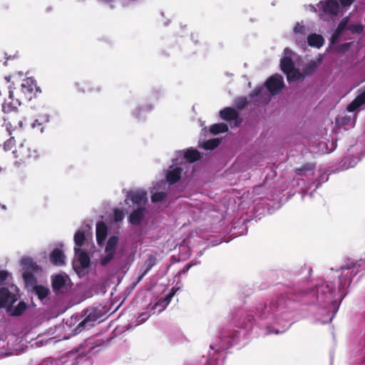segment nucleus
<instances>
[{"label": "nucleus", "instance_id": "obj_1", "mask_svg": "<svg viewBox=\"0 0 365 365\" xmlns=\"http://www.w3.org/2000/svg\"><path fill=\"white\" fill-rule=\"evenodd\" d=\"M350 267H341L340 274L337 275V289L333 288L331 282L322 281L307 294L312 297V303L328 310V317L322 319V323L331 322L339 309V303L346 294L344 289L350 283Z\"/></svg>", "mask_w": 365, "mask_h": 365}, {"label": "nucleus", "instance_id": "obj_2", "mask_svg": "<svg viewBox=\"0 0 365 365\" xmlns=\"http://www.w3.org/2000/svg\"><path fill=\"white\" fill-rule=\"evenodd\" d=\"M200 158V153L193 148L179 150L166 172V183L172 185L183 178L190 177L194 171L192 163Z\"/></svg>", "mask_w": 365, "mask_h": 365}, {"label": "nucleus", "instance_id": "obj_3", "mask_svg": "<svg viewBox=\"0 0 365 365\" xmlns=\"http://www.w3.org/2000/svg\"><path fill=\"white\" fill-rule=\"evenodd\" d=\"M91 228L89 225L79 229L74 235L75 257L73 268L79 277L85 276L89 270L90 258L88 254L81 250L84 243L91 237Z\"/></svg>", "mask_w": 365, "mask_h": 365}, {"label": "nucleus", "instance_id": "obj_4", "mask_svg": "<svg viewBox=\"0 0 365 365\" xmlns=\"http://www.w3.org/2000/svg\"><path fill=\"white\" fill-rule=\"evenodd\" d=\"M15 90L16 91L10 89L9 98L12 101L9 103L5 102L3 104L2 110L4 112L8 113L11 111L18 106L21 105V101L22 100L31 101L41 92L39 88L37 86L36 81L31 77L23 79L19 88H15Z\"/></svg>", "mask_w": 365, "mask_h": 365}, {"label": "nucleus", "instance_id": "obj_5", "mask_svg": "<svg viewBox=\"0 0 365 365\" xmlns=\"http://www.w3.org/2000/svg\"><path fill=\"white\" fill-rule=\"evenodd\" d=\"M118 242L119 238L117 235L109 237L105 243L103 253L99 260L100 266L106 269V273L110 277L115 275L120 269L116 257Z\"/></svg>", "mask_w": 365, "mask_h": 365}, {"label": "nucleus", "instance_id": "obj_6", "mask_svg": "<svg viewBox=\"0 0 365 365\" xmlns=\"http://www.w3.org/2000/svg\"><path fill=\"white\" fill-rule=\"evenodd\" d=\"M20 264L22 268V277L26 285L33 287L35 294L43 301L47 297L49 289L42 285H35L34 273L38 271V266L30 257H23L21 259Z\"/></svg>", "mask_w": 365, "mask_h": 365}, {"label": "nucleus", "instance_id": "obj_7", "mask_svg": "<svg viewBox=\"0 0 365 365\" xmlns=\"http://www.w3.org/2000/svg\"><path fill=\"white\" fill-rule=\"evenodd\" d=\"M287 305L285 297L281 296L277 300L272 302L269 307H258V317L261 319H270L277 324H281L282 321L288 320L286 316Z\"/></svg>", "mask_w": 365, "mask_h": 365}, {"label": "nucleus", "instance_id": "obj_8", "mask_svg": "<svg viewBox=\"0 0 365 365\" xmlns=\"http://www.w3.org/2000/svg\"><path fill=\"white\" fill-rule=\"evenodd\" d=\"M299 56L289 48H285L280 58V67L287 75L288 81L303 78V74L295 68L299 64Z\"/></svg>", "mask_w": 365, "mask_h": 365}, {"label": "nucleus", "instance_id": "obj_9", "mask_svg": "<svg viewBox=\"0 0 365 365\" xmlns=\"http://www.w3.org/2000/svg\"><path fill=\"white\" fill-rule=\"evenodd\" d=\"M284 86V78L279 74H274L269 78L266 82V88L270 94L265 93L264 87H259L255 91L252 98L261 103H267L270 100V95L279 93Z\"/></svg>", "mask_w": 365, "mask_h": 365}, {"label": "nucleus", "instance_id": "obj_10", "mask_svg": "<svg viewBox=\"0 0 365 365\" xmlns=\"http://www.w3.org/2000/svg\"><path fill=\"white\" fill-rule=\"evenodd\" d=\"M237 343L235 337L230 338L229 336L223 334L218 342L210 345L212 352L209 353L208 359L205 361V365H222V355L221 351L230 348Z\"/></svg>", "mask_w": 365, "mask_h": 365}, {"label": "nucleus", "instance_id": "obj_11", "mask_svg": "<svg viewBox=\"0 0 365 365\" xmlns=\"http://www.w3.org/2000/svg\"><path fill=\"white\" fill-rule=\"evenodd\" d=\"M12 155L18 165L26 163L29 160H36L39 157L38 150L25 145L24 142L19 143L17 148L12 150Z\"/></svg>", "mask_w": 365, "mask_h": 365}, {"label": "nucleus", "instance_id": "obj_12", "mask_svg": "<svg viewBox=\"0 0 365 365\" xmlns=\"http://www.w3.org/2000/svg\"><path fill=\"white\" fill-rule=\"evenodd\" d=\"M309 10L314 13L319 12V16L323 19L324 15H335L339 12V5L336 0L321 1L317 4V8L314 5H309Z\"/></svg>", "mask_w": 365, "mask_h": 365}, {"label": "nucleus", "instance_id": "obj_13", "mask_svg": "<svg viewBox=\"0 0 365 365\" xmlns=\"http://www.w3.org/2000/svg\"><path fill=\"white\" fill-rule=\"evenodd\" d=\"M125 202L129 205L132 202L133 205L138 207H146L148 204L147 192L143 189L130 190L127 192Z\"/></svg>", "mask_w": 365, "mask_h": 365}, {"label": "nucleus", "instance_id": "obj_14", "mask_svg": "<svg viewBox=\"0 0 365 365\" xmlns=\"http://www.w3.org/2000/svg\"><path fill=\"white\" fill-rule=\"evenodd\" d=\"M345 30H349L351 33L360 34L363 31L364 27L361 24H349L348 18L343 19L332 36V41H337Z\"/></svg>", "mask_w": 365, "mask_h": 365}, {"label": "nucleus", "instance_id": "obj_15", "mask_svg": "<svg viewBox=\"0 0 365 365\" xmlns=\"http://www.w3.org/2000/svg\"><path fill=\"white\" fill-rule=\"evenodd\" d=\"M51 280L54 291L58 294H64L71 288V279L66 274L53 275Z\"/></svg>", "mask_w": 365, "mask_h": 365}, {"label": "nucleus", "instance_id": "obj_16", "mask_svg": "<svg viewBox=\"0 0 365 365\" xmlns=\"http://www.w3.org/2000/svg\"><path fill=\"white\" fill-rule=\"evenodd\" d=\"M166 187V182L161 180L160 182H155L151 187V201L153 203L161 202L164 203L166 201L167 195L161 190Z\"/></svg>", "mask_w": 365, "mask_h": 365}, {"label": "nucleus", "instance_id": "obj_17", "mask_svg": "<svg viewBox=\"0 0 365 365\" xmlns=\"http://www.w3.org/2000/svg\"><path fill=\"white\" fill-rule=\"evenodd\" d=\"M100 317L99 314L94 309H88L85 313L84 319L78 324L75 331L81 332L84 329H88L93 326V323Z\"/></svg>", "mask_w": 365, "mask_h": 365}, {"label": "nucleus", "instance_id": "obj_18", "mask_svg": "<svg viewBox=\"0 0 365 365\" xmlns=\"http://www.w3.org/2000/svg\"><path fill=\"white\" fill-rule=\"evenodd\" d=\"M294 31V38L297 45L300 46L302 48H305L306 46V40H307V34L309 32L308 28L305 26L301 24L300 23H297L293 29Z\"/></svg>", "mask_w": 365, "mask_h": 365}, {"label": "nucleus", "instance_id": "obj_19", "mask_svg": "<svg viewBox=\"0 0 365 365\" xmlns=\"http://www.w3.org/2000/svg\"><path fill=\"white\" fill-rule=\"evenodd\" d=\"M81 355L82 352L80 350L72 351L54 359V360L57 365H77L78 359Z\"/></svg>", "mask_w": 365, "mask_h": 365}, {"label": "nucleus", "instance_id": "obj_20", "mask_svg": "<svg viewBox=\"0 0 365 365\" xmlns=\"http://www.w3.org/2000/svg\"><path fill=\"white\" fill-rule=\"evenodd\" d=\"M148 214L147 207H138L133 210L128 217L129 222L135 226L141 225Z\"/></svg>", "mask_w": 365, "mask_h": 365}, {"label": "nucleus", "instance_id": "obj_21", "mask_svg": "<svg viewBox=\"0 0 365 365\" xmlns=\"http://www.w3.org/2000/svg\"><path fill=\"white\" fill-rule=\"evenodd\" d=\"M17 300L14 293L7 289H0V307H10Z\"/></svg>", "mask_w": 365, "mask_h": 365}, {"label": "nucleus", "instance_id": "obj_22", "mask_svg": "<svg viewBox=\"0 0 365 365\" xmlns=\"http://www.w3.org/2000/svg\"><path fill=\"white\" fill-rule=\"evenodd\" d=\"M174 292H170L166 294L165 297H160L151 307L152 314L160 313L163 312L170 303L172 297L174 295Z\"/></svg>", "mask_w": 365, "mask_h": 365}, {"label": "nucleus", "instance_id": "obj_23", "mask_svg": "<svg viewBox=\"0 0 365 365\" xmlns=\"http://www.w3.org/2000/svg\"><path fill=\"white\" fill-rule=\"evenodd\" d=\"M50 260L56 266H63L66 263V256L58 248L54 249L50 254Z\"/></svg>", "mask_w": 365, "mask_h": 365}, {"label": "nucleus", "instance_id": "obj_24", "mask_svg": "<svg viewBox=\"0 0 365 365\" xmlns=\"http://www.w3.org/2000/svg\"><path fill=\"white\" fill-rule=\"evenodd\" d=\"M108 229L103 222H98L96 224V241L98 245L101 246L107 237Z\"/></svg>", "mask_w": 365, "mask_h": 365}, {"label": "nucleus", "instance_id": "obj_25", "mask_svg": "<svg viewBox=\"0 0 365 365\" xmlns=\"http://www.w3.org/2000/svg\"><path fill=\"white\" fill-rule=\"evenodd\" d=\"M365 104V88L357 96V97L348 106L347 110L349 112H354L359 109L361 106Z\"/></svg>", "mask_w": 365, "mask_h": 365}, {"label": "nucleus", "instance_id": "obj_26", "mask_svg": "<svg viewBox=\"0 0 365 365\" xmlns=\"http://www.w3.org/2000/svg\"><path fill=\"white\" fill-rule=\"evenodd\" d=\"M322 61V56L319 55L316 60L309 61L304 68L303 77L304 75H309L313 73Z\"/></svg>", "mask_w": 365, "mask_h": 365}, {"label": "nucleus", "instance_id": "obj_27", "mask_svg": "<svg viewBox=\"0 0 365 365\" xmlns=\"http://www.w3.org/2000/svg\"><path fill=\"white\" fill-rule=\"evenodd\" d=\"M125 217V213L123 210L115 208L113 212V219L111 225H114L116 228H119Z\"/></svg>", "mask_w": 365, "mask_h": 365}, {"label": "nucleus", "instance_id": "obj_28", "mask_svg": "<svg viewBox=\"0 0 365 365\" xmlns=\"http://www.w3.org/2000/svg\"><path fill=\"white\" fill-rule=\"evenodd\" d=\"M307 42L309 46L315 47V48H320L323 46L324 43V40L323 37L321 35L312 34L307 36Z\"/></svg>", "mask_w": 365, "mask_h": 365}, {"label": "nucleus", "instance_id": "obj_29", "mask_svg": "<svg viewBox=\"0 0 365 365\" xmlns=\"http://www.w3.org/2000/svg\"><path fill=\"white\" fill-rule=\"evenodd\" d=\"M153 108V106L150 104H146L142 106L137 107L133 110L132 115L135 118H141L144 117L146 113L152 110Z\"/></svg>", "mask_w": 365, "mask_h": 365}, {"label": "nucleus", "instance_id": "obj_30", "mask_svg": "<svg viewBox=\"0 0 365 365\" xmlns=\"http://www.w3.org/2000/svg\"><path fill=\"white\" fill-rule=\"evenodd\" d=\"M220 115L222 119L225 120H231L237 118L238 113L234 108H225V109L220 110Z\"/></svg>", "mask_w": 365, "mask_h": 365}, {"label": "nucleus", "instance_id": "obj_31", "mask_svg": "<svg viewBox=\"0 0 365 365\" xmlns=\"http://www.w3.org/2000/svg\"><path fill=\"white\" fill-rule=\"evenodd\" d=\"M228 130V127L225 123H217L214 124L210 127V132L214 134H219L221 133H225Z\"/></svg>", "mask_w": 365, "mask_h": 365}, {"label": "nucleus", "instance_id": "obj_32", "mask_svg": "<svg viewBox=\"0 0 365 365\" xmlns=\"http://www.w3.org/2000/svg\"><path fill=\"white\" fill-rule=\"evenodd\" d=\"M220 141L218 138L208 140L203 143L202 148L205 150H212L217 147V145L220 144Z\"/></svg>", "mask_w": 365, "mask_h": 365}, {"label": "nucleus", "instance_id": "obj_33", "mask_svg": "<svg viewBox=\"0 0 365 365\" xmlns=\"http://www.w3.org/2000/svg\"><path fill=\"white\" fill-rule=\"evenodd\" d=\"M15 148H17V146H16V140H14V137H11L4 143V149L5 151L12 152V150H14Z\"/></svg>", "mask_w": 365, "mask_h": 365}, {"label": "nucleus", "instance_id": "obj_34", "mask_svg": "<svg viewBox=\"0 0 365 365\" xmlns=\"http://www.w3.org/2000/svg\"><path fill=\"white\" fill-rule=\"evenodd\" d=\"M360 157H354L351 159H349V158H346L344 160V165H346V168H353L354 167L357 163L360 160Z\"/></svg>", "mask_w": 365, "mask_h": 365}, {"label": "nucleus", "instance_id": "obj_35", "mask_svg": "<svg viewBox=\"0 0 365 365\" xmlns=\"http://www.w3.org/2000/svg\"><path fill=\"white\" fill-rule=\"evenodd\" d=\"M26 303H24V302H20L19 303V304L17 305V307H15L12 310L11 314L13 315H16V316L20 315L24 312V311L26 309Z\"/></svg>", "mask_w": 365, "mask_h": 365}, {"label": "nucleus", "instance_id": "obj_36", "mask_svg": "<svg viewBox=\"0 0 365 365\" xmlns=\"http://www.w3.org/2000/svg\"><path fill=\"white\" fill-rule=\"evenodd\" d=\"M341 123L349 127H353L355 124V118L352 116H345L341 118Z\"/></svg>", "mask_w": 365, "mask_h": 365}, {"label": "nucleus", "instance_id": "obj_37", "mask_svg": "<svg viewBox=\"0 0 365 365\" xmlns=\"http://www.w3.org/2000/svg\"><path fill=\"white\" fill-rule=\"evenodd\" d=\"M42 123H43L39 121V119H36L31 124V127L32 128L36 129V131L39 133H42L43 132V127L42 126Z\"/></svg>", "mask_w": 365, "mask_h": 365}, {"label": "nucleus", "instance_id": "obj_38", "mask_svg": "<svg viewBox=\"0 0 365 365\" xmlns=\"http://www.w3.org/2000/svg\"><path fill=\"white\" fill-rule=\"evenodd\" d=\"M10 274L5 270L0 271V284H2L9 277Z\"/></svg>", "mask_w": 365, "mask_h": 365}, {"label": "nucleus", "instance_id": "obj_39", "mask_svg": "<svg viewBox=\"0 0 365 365\" xmlns=\"http://www.w3.org/2000/svg\"><path fill=\"white\" fill-rule=\"evenodd\" d=\"M150 317L147 313H142L138 317V323L141 324L145 322Z\"/></svg>", "mask_w": 365, "mask_h": 365}, {"label": "nucleus", "instance_id": "obj_40", "mask_svg": "<svg viewBox=\"0 0 365 365\" xmlns=\"http://www.w3.org/2000/svg\"><path fill=\"white\" fill-rule=\"evenodd\" d=\"M39 365H57V363L55 361L54 359H48L41 363Z\"/></svg>", "mask_w": 365, "mask_h": 365}, {"label": "nucleus", "instance_id": "obj_41", "mask_svg": "<svg viewBox=\"0 0 365 365\" xmlns=\"http://www.w3.org/2000/svg\"><path fill=\"white\" fill-rule=\"evenodd\" d=\"M236 103L238 107L242 108L247 104V100L245 98L238 99Z\"/></svg>", "mask_w": 365, "mask_h": 365}, {"label": "nucleus", "instance_id": "obj_42", "mask_svg": "<svg viewBox=\"0 0 365 365\" xmlns=\"http://www.w3.org/2000/svg\"><path fill=\"white\" fill-rule=\"evenodd\" d=\"M4 126L6 127V129L8 130L9 134L11 133V128L12 127V125L10 122H7L6 120H4Z\"/></svg>", "mask_w": 365, "mask_h": 365}, {"label": "nucleus", "instance_id": "obj_43", "mask_svg": "<svg viewBox=\"0 0 365 365\" xmlns=\"http://www.w3.org/2000/svg\"><path fill=\"white\" fill-rule=\"evenodd\" d=\"M41 120V123H48L49 120V115L48 114L43 115L40 117L39 120Z\"/></svg>", "mask_w": 365, "mask_h": 365}, {"label": "nucleus", "instance_id": "obj_44", "mask_svg": "<svg viewBox=\"0 0 365 365\" xmlns=\"http://www.w3.org/2000/svg\"><path fill=\"white\" fill-rule=\"evenodd\" d=\"M353 1L354 0H340L341 4L344 6L351 5Z\"/></svg>", "mask_w": 365, "mask_h": 365}, {"label": "nucleus", "instance_id": "obj_45", "mask_svg": "<svg viewBox=\"0 0 365 365\" xmlns=\"http://www.w3.org/2000/svg\"><path fill=\"white\" fill-rule=\"evenodd\" d=\"M193 264H186L183 269L180 271V273H185L187 272L190 269V267L192 266Z\"/></svg>", "mask_w": 365, "mask_h": 365}, {"label": "nucleus", "instance_id": "obj_46", "mask_svg": "<svg viewBox=\"0 0 365 365\" xmlns=\"http://www.w3.org/2000/svg\"><path fill=\"white\" fill-rule=\"evenodd\" d=\"M147 264H148L149 267L148 269H149L153 265L155 264V259L153 257H150L148 261Z\"/></svg>", "mask_w": 365, "mask_h": 365}, {"label": "nucleus", "instance_id": "obj_47", "mask_svg": "<svg viewBox=\"0 0 365 365\" xmlns=\"http://www.w3.org/2000/svg\"><path fill=\"white\" fill-rule=\"evenodd\" d=\"M267 333L270 334V333H276V334H278L279 331L277 330H275V329H271L269 328H268V330H267Z\"/></svg>", "mask_w": 365, "mask_h": 365}, {"label": "nucleus", "instance_id": "obj_48", "mask_svg": "<svg viewBox=\"0 0 365 365\" xmlns=\"http://www.w3.org/2000/svg\"><path fill=\"white\" fill-rule=\"evenodd\" d=\"M22 125H23V121L22 120H19L18 122V126L19 128H22Z\"/></svg>", "mask_w": 365, "mask_h": 365}, {"label": "nucleus", "instance_id": "obj_49", "mask_svg": "<svg viewBox=\"0 0 365 365\" xmlns=\"http://www.w3.org/2000/svg\"><path fill=\"white\" fill-rule=\"evenodd\" d=\"M245 329H250V327H249V325H248V324H246L245 325Z\"/></svg>", "mask_w": 365, "mask_h": 365}, {"label": "nucleus", "instance_id": "obj_50", "mask_svg": "<svg viewBox=\"0 0 365 365\" xmlns=\"http://www.w3.org/2000/svg\"><path fill=\"white\" fill-rule=\"evenodd\" d=\"M2 209L5 210L6 209V206L5 205H2L1 206Z\"/></svg>", "mask_w": 365, "mask_h": 365}, {"label": "nucleus", "instance_id": "obj_51", "mask_svg": "<svg viewBox=\"0 0 365 365\" xmlns=\"http://www.w3.org/2000/svg\"><path fill=\"white\" fill-rule=\"evenodd\" d=\"M3 353H4V352H3L2 351H0V356H1V354H3Z\"/></svg>", "mask_w": 365, "mask_h": 365}]
</instances>
